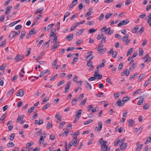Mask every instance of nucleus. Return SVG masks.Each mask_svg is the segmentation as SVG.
Returning a JSON list of instances; mask_svg holds the SVG:
<instances>
[{"mask_svg": "<svg viewBox=\"0 0 151 151\" xmlns=\"http://www.w3.org/2000/svg\"><path fill=\"white\" fill-rule=\"evenodd\" d=\"M65 124V122H60L59 124V127L60 128H61L62 127H63L64 125Z\"/></svg>", "mask_w": 151, "mask_h": 151, "instance_id": "4c0bfd02", "label": "nucleus"}, {"mask_svg": "<svg viewBox=\"0 0 151 151\" xmlns=\"http://www.w3.org/2000/svg\"><path fill=\"white\" fill-rule=\"evenodd\" d=\"M107 142L106 141H104V142L101 145V149L103 151H110V148H108L106 144Z\"/></svg>", "mask_w": 151, "mask_h": 151, "instance_id": "f257e3e1", "label": "nucleus"}, {"mask_svg": "<svg viewBox=\"0 0 151 151\" xmlns=\"http://www.w3.org/2000/svg\"><path fill=\"white\" fill-rule=\"evenodd\" d=\"M151 141V137H149L146 140V142L145 143V144H147V143L150 142Z\"/></svg>", "mask_w": 151, "mask_h": 151, "instance_id": "4d7b16f0", "label": "nucleus"}, {"mask_svg": "<svg viewBox=\"0 0 151 151\" xmlns=\"http://www.w3.org/2000/svg\"><path fill=\"white\" fill-rule=\"evenodd\" d=\"M56 31V29H53L51 30V32L50 35V37H51L54 35V34L55 32Z\"/></svg>", "mask_w": 151, "mask_h": 151, "instance_id": "58836bf2", "label": "nucleus"}, {"mask_svg": "<svg viewBox=\"0 0 151 151\" xmlns=\"http://www.w3.org/2000/svg\"><path fill=\"white\" fill-rule=\"evenodd\" d=\"M12 0H7L6 1L4 5V6H6L7 5H8L9 4V3L10 2V1H12Z\"/></svg>", "mask_w": 151, "mask_h": 151, "instance_id": "e2e57ef3", "label": "nucleus"}, {"mask_svg": "<svg viewBox=\"0 0 151 151\" xmlns=\"http://www.w3.org/2000/svg\"><path fill=\"white\" fill-rule=\"evenodd\" d=\"M93 120L92 119H89L88 121H86L84 123V125H87L89 124H90L93 122Z\"/></svg>", "mask_w": 151, "mask_h": 151, "instance_id": "7c9ffc66", "label": "nucleus"}, {"mask_svg": "<svg viewBox=\"0 0 151 151\" xmlns=\"http://www.w3.org/2000/svg\"><path fill=\"white\" fill-rule=\"evenodd\" d=\"M130 99V98L128 96L124 97L122 99V101L126 102L128 101Z\"/></svg>", "mask_w": 151, "mask_h": 151, "instance_id": "cd10ccee", "label": "nucleus"}, {"mask_svg": "<svg viewBox=\"0 0 151 151\" xmlns=\"http://www.w3.org/2000/svg\"><path fill=\"white\" fill-rule=\"evenodd\" d=\"M84 29H82L80 30L79 31L76 33V36H79L82 34L84 32Z\"/></svg>", "mask_w": 151, "mask_h": 151, "instance_id": "a211bd4d", "label": "nucleus"}, {"mask_svg": "<svg viewBox=\"0 0 151 151\" xmlns=\"http://www.w3.org/2000/svg\"><path fill=\"white\" fill-rule=\"evenodd\" d=\"M71 84V82L70 81L68 82L65 86V88H68L69 89Z\"/></svg>", "mask_w": 151, "mask_h": 151, "instance_id": "f704fd0d", "label": "nucleus"}, {"mask_svg": "<svg viewBox=\"0 0 151 151\" xmlns=\"http://www.w3.org/2000/svg\"><path fill=\"white\" fill-rule=\"evenodd\" d=\"M14 32H15L14 31L11 32L8 36V37L9 38H11V39L14 37V36L16 35L14 34Z\"/></svg>", "mask_w": 151, "mask_h": 151, "instance_id": "f3484780", "label": "nucleus"}, {"mask_svg": "<svg viewBox=\"0 0 151 151\" xmlns=\"http://www.w3.org/2000/svg\"><path fill=\"white\" fill-rule=\"evenodd\" d=\"M96 31L94 28L90 29L89 30V32L90 33H93L95 32Z\"/></svg>", "mask_w": 151, "mask_h": 151, "instance_id": "a19ab883", "label": "nucleus"}, {"mask_svg": "<svg viewBox=\"0 0 151 151\" xmlns=\"http://www.w3.org/2000/svg\"><path fill=\"white\" fill-rule=\"evenodd\" d=\"M103 47V45L101 43L99 44L98 48L97 51H100L101 49H102Z\"/></svg>", "mask_w": 151, "mask_h": 151, "instance_id": "ea45409f", "label": "nucleus"}, {"mask_svg": "<svg viewBox=\"0 0 151 151\" xmlns=\"http://www.w3.org/2000/svg\"><path fill=\"white\" fill-rule=\"evenodd\" d=\"M96 79H97V78L96 77H90L88 79V81H94Z\"/></svg>", "mask_w": 151, "mask_h": 151, "instance_id": "13d9d810", "label": "nucleus"}, {"mask_svg": "<svg viewBox=\"0 0 151 151\" xmlns=\"http://www.w3.org/2000/svg\"><path fill=\"white\" fill-rule=\"evenodd\" d=\"M25 32L23 31L21 33V35L20 39H22L23 37L25 36Z\"/></svg>", "mask_w": 151, "mask_h": 151, "instance_id": "09e8293b", "label": "nucleus"}, {"mask_svg": "<svg viewBox=\"0 0 151 151\" xmlns=\"http://www.w3.org/2000/svg\"><path fill=\"white\" fill-rule=\"evenodd\" d=\"M120 139L119 137H118L116 138L114 143V146H116L120 142Z\"/></svg>", "mask_w": 151, "mask_h": 151, "instance_id": "412c9836", "label": "nucleus"}, {"mask_svg": "<svg viewBox=\"0 0 151 151\" xmlns=\"http://www.w3.org/2000/svg\"><path fill=\"white\" fill-rule=\"evenodd\" d=\"M78 100V99H73L71 102L72 105L73 106L77 104V101Z\"/></svg>", "mask_w": 151, "mask_h": 151, "instance_id": "c85d7f7f", "label": "nucleus"}, {"mask_svg": "<svg viewBox=\"0 0 151 151\" xmlns=\"http://www.w3.org/2000/svg\"><path fill=\"white\" fill-rule=\"evenodd\" d=\"M135 124V122L132 119H129V120L128 127H131Z\"/></svg>", "mask_w": 151, "mask_h": 151, "instance_id": "6e6552de", "label": "nucleus"}, {"mask_svg": "<svg viewBox=\"0 0 151 151\" xmlns=\"http://www.w3.org/2000/svg\"><path fill=\"white\" fill-rule=\"evenodd\" d=\"M93 55H88L86 57V59H89L90 60H91L93 58Z\"/></svg>", "mask_w": 151, "mask_h": 151, "instance_id": "3c124183", "label": "nucleus"}, {"mask_svg": "<svg viewBox=\"0 0 151 151\" xmlns=\"http://www.w3.org/2000/svg\"><path fill=\"white\" fill-rule=\"evenodd\" d=\"M104 14L102 13L101 14L99 18V20H102L104 18Z\"/></svg>", "mask_w": 151, "mask_h": 151, "instance_id": "c03bdc74", "label": "nucleus"}, {"mask_svg": "<svg viewBox=\"0 0 151 151\" xmlns=\"http://www.w3.org/2000/svg\"><path fill=\"white\" fill-rule=\"evenodd\" d=\"M133 49L132 48H131L130 49H129L127 52V56H128L129 55L131 54L132 53L133 51Z\"/></svg>", "mask_w": 151, "mask_h": 151, "instance_id": "2f4dec72", "label": "nucleus"}, {"mask_svg": "<svg viewBox=\"0 0 151 151\" xmlns=\"http://www.w3.org/2000/svg\"><path fill=\"white\" fill-rule=\"evenodd\" d=\"M24 68H22L20 72L19 73V75L22 78L24 76V75L23 74H22V73H25V72L24 70Z\"/></svg>", "mask_w": 151, "mask_h": 151, "instance_id": "473e14b6", "label": "nucleus"}, {"mask_svg": "<svg viewBox=\"0 0 151 151\" xmlns=\"http://www.w3.org/2000/svg\"><path fill=\"white\" fill-rule=\"evenodd\" d=\"M85 87L86 88H88V87L87 86H88L89 87L90 90H91L92 89V86L90 84L88 83L87 81H85Z\"/></svg>", "mask_w": 151, "mask_h": 151, "instance_id": "4be33fe9", "label": "nucleus"}, {"mask_svg": "<svg viewBox=\"0 0 151 151\" xmlns=\"http://www.w3.org/2000/svg\"><path fill=\"white\" fill-rule=\"evenodd\" d=\"M145 74H142V75H140L139 76V78L138 80V81H140L141 80L142 78L145 76Z\"/></svg>", "mask_w": 151, "mask_h": 151, "instance_id": "6e6d98bb", "label": "nucleus"}, {"mask_svg": "<svg viewBox=\"0 0 151 151\" xmlns=\"http://www.w3.org/2000/svg\"><path fill=\"white\" fill-rule=\"evenodd\" d=\"M71 142L73 146L75 147L78 144L79 141L78 140H76L74 141L72 140Z\"/></svg>", "mask_w": 151, "mask_h": 151, "instance_id": "ddd939ff", "label": "nucleus"}, {"mask_svg": "<svg viewBox=\"0 0 151 151\" xmlns=\"http://www.w3.org/2000/svg\"><path fill=\"white\" fill-rule=\"evenodd\" d=\"M117 52L116 51H114V52L112 53V57L114 58L116 57L117 55Z\"/></svg>", "mask_w": 151, "mask_h": 151, "instance_id": "37998d69", "label": "nucleus"}, {"mask_svg": "<svg viewBox=\"0 0 151 151\" xmlns=\"http://www.w3.org/2000/svg\"><path fill=\"white\" fill-rule=\"evenodd\" d=\"M139 29V27L138 26L135 27L132 29L133 32L136 33Z\"/></svg>", "mask_w": 151, "mask_h": 151, "instance_id": "e433bc0d", "label": "nucleus"}, {"mask_svg": "<svg viewBox=\"0 0 151 151\" xmlns=\"http://www.w3.org/2000/svg\"><path fill=\"white\" fill-rule=\"evenodd\" d=\"M48 71V70H46L42 71L40 73V74L39 76L40 77H42L45 75Z\"/></svg>", "mask_w": 151, "mask_h": 151, "instance_id": "4468645a", "label": "nucleus"}, {"mask_svg": "<svg viewBox=\"0 0 151 151\" xmlns=\"http://www.w3.org/2000/svg\"><path fill=\"white\" fill-rule=\"evenodd\" d=\"M144 30V28L143 27H141L140 29L139 30V32L140 34H141L143 32Z\"/></svg>", "mask_w": 151, "mask_h": 151, "instance_id": "774afa93", "label": "nucleus"}, {"mask_svg": "<svg viewBox=\"0 0 151 151\" xmlns=\"http://www.w3.org/2000/svg\"><path fill=\"white\" fill-rule=\"evenodd\" d=\"M128 70L127 69H126L124 70L123 72L121 73V76H122L124 75H126L127 76H128L130 74V72L129 70L127 72Z\"/></svg>", "mask_w": 151, "mask_h": 151, "instance_id": "9d476101", "label": "nucleus"}, {"mask_svg": "<svg viewBox=\"0 0 151 151\" xmlns=\"http://www.w3.org/2000/svg\"><path fill=\"white\" fill-rule=\"evenodd\" d=\"M143 146V144H141L137 147L136 149V151H139L142 148Z\"/></svg>", "mask_w": 151, "mask_h": 151, "instance_id": "a878e982", "label": "nucleus"}, {"mask_svg": "<svg viewBox=\"0 0 151 151\" xmlns=\"http://www.w3.org/2000/svg\"><path fill=\"white\" fill-rule=\"evenodd\" d=\"M34 107H32L28 110V112L30 113V114L34 110Z\"/></svg>", "mask_w": 151, "mask_h": 151, "instance_id": "338daca9", "label": "nucleus"}, {"mask_svg": "<svg viewBox=\"0 0 151 151\" xmlns=\"http://www.w3.org/2000/svg\"><path fill=\"white\" fill-rule=\"evenodd\" d=\"M24 94V90L22 89H20L17 94V96L22 97Z\"/></svg>", "mask_w": 151, "mask_h": 151, "instance_id": "0eeeda50", "label": "nucleus"}, {"mask_svg": "<svg viewBox=\"0 0 151 151\" xmlns=\"http://www.w3.org/2000/svg\"><path fill=\"white\" fill-rule=\"evenodd\" d=\"M144 98H142V99L141 100H139L138 101V102H137V105H141V104H142L144 101Z\"/></svg>", "mask_w": 151, "mask_h": 151, "instance_id": "72a5a7b5", "label": "nucleus"}, {"mask_svg": "<svg viewBox=\"0 0 151 151\" xmlns=\"http://www.w3.org/2000/svg\"><path fill=\"white\" fill-rule=\"evenodd\" d=\"M12 8V6H10L7 7L6 9V11L5 12V14L6 15H7L10 14V9Z\"/></svg>", "mask_w": 151, "mask_h": 151, "instance_id": "39448f33", "label": "nucleus"}, {"mask_svg": "<svg viewBox=\"0 0 151 151\" xmlns=\"http://www.w3.org/2000/svg\"><path fill=\"white\" fill-rule=\"evenodd\" d=\"M42 16V15L41 14H40L39 15H38L37 16V17H36L34 19L35 20H37V21L40 18V17Z\"/></svg>", "mask_w": 151, "mask_h": 151, "instance_id": "bf43d9fd", "label": "nucleus"}, {"mask_svg": "<svg viewBox=\"0 0 151 151\" xmlns=\"http://www.w3.org/2000/svg\"><path fill=\"white\" fill-rule=\"evenodd\" d=\"M54 25V24H52L49 25L47 27L48 29L50 30L52 28V27Z\"/></svg>", "mask_w": 151, "mask_h": 151, "instance_id": "052dcab7", "label": "nucleus"}, {"mask_svg": "<svg viewBox=\"0 0 151 151\" xmlns=\"http://www.w3.org/2000/svg\"><path fill=\"white\" fill-rule=\"evenodd\" d=\"M77 0H74L72 2V4L69 5V8L70 9L77 4Z\"/></svg>", "mask_w": 151, "mask_h": 151, "instance_id": "9b49d317", "label": "nucleus"}, {"mask_svg": "<svg viewBox=\"0 0 151 151\" xmlns=\"http://www.w3.org/2000/svg\"><path fill=\"white\" fill-rule=\"evenodd\" d=\"M59 42L55 43L54 45L52 46V50L57 48L59 45Z\"/></svg>", "mask_w": 151, "mask_h": 151, "instance_id": "b1692460", "label": "nucleus"}, {"mask_svg": "<svg viewBox=\"0 0 151 151\" xmlns=\"http://www.w3.org/2000/svg\"><path fill=\"white\" fill-rule=\"evenodd\" d=\"M24 57L23 55L17 54L14 58L15 60L17 62L23 59Z\"/></svg>", "mask_w": 151, "mask_h": 151, "instance_id": "7ed1b4c3", "label": "nucleus"}, {"mask_svg": "<svg viewBox=\"0 0 151 151\" xmlns=\"http://www.w3.org/2000/svg\"><path fill=\"white\" fill-rule=\"evenodd\" d=\"M129 22V21L128 19H127L124 20H122L118 24V26L119 27L121 26L126 25L128 24Z\"/></svg>", "mask_w": 151, "mask_h": 151, "instance_id": "f03ea898", "label": "nucleus"}, {"mask_svg": "<svg viewBox=\"0 0 151 151\" xmlns=\"http://www.w3.org/2000/svg\"><path fill=\"white\" fill-rule=\"evenodd\" d=\"M73 34H70L67 37L66 39L68 41H71L73 38Z\"/></svg>", "mask_w": 151, "mask_h": 151, "instance_id": "5701e85b", "label": "nucleus"}, {"mask_svg": "<svg viewBox=\"0 0 151 151\" xmlns=\"http://www.w3.org/2000/svg\"><path fill=\"white\" fill-rule=\"evenodd\" d=\"M24 117V115L21 116V115H19L18 116L17 122H19L20 120L23 119Z\"/></svg>", "mask_w": 151, "mask_h": 151, "instance_id": "aec40b11", "label": "nucleus"}, {"mask_svg": "<svg viewBox=\"0 0 151 151\" xmlns=\"http://www.w3.org/2000/svg\"><path fill=\"white\" fill-rule=\"evenodd\" d=\"M58 60L57 58L55 59L52 64V65H56L57 64Z\"/></svg>", "mask_w": 151, "mask_h": 151, "instance_id": "680f3d73", "label": "nucleus"}, {"mask_svg": "<svg viewBox=\"0 0 151 151\" xmlns=\"http://www.w3.org/2000/svg\"><path fill=\"white\" fill-rule=\"evenodd\" d=\"M22 27V26L21 25H18L15 27V29L16 30H18L21 29Z\"/></svg>", "mask_w": 151, "mask_h": 151, "instance_id": "5fc2aeb1", "label": "nucleus"}, {"mask_svg": "<svg viewBox=\"0 0 151 151\" xmlns=\"http://www.w3.org/2000/svg\"><path fill=\"white\" fill-rule=\"evenodd\" d=\"M117 104L118 106L119 107L123 106L124 104V103H122L121 100L120 99H119L116 103V104Z\"/></svg>", "mask_w": 151, "mask_h": 151, "instance_id": "1a4fd4ad", "label": "nucleus"}, {"mask_svg": "<svg viewBox=\"0 0 151 151\" xmlns=\"http://www.w3.org/2000/svg\"><path fill=\"white\" fill-rule=\"evenodd\" d=\"M14 133H13L11 135L10 138V139L12 141L13 140L14 137Z\"/></svg>", "mask_w": 151, "mask_h": 151, "instance_id": "69168bd1", "label": "nucleus"}, {"mask_svg": "<svg viewBox=\"0 0 151 151\" xmlns=\"http://www.w3.org/2000/svg\"><path fill=\"white\" fill-rule=\"evenodd\" d=\"M99 109V108L98 107H96L95 108H93L92 110V112H95Z\"/></svg>", "mask_w": 151, "mask_h": 151, "instance_id": "a18cd8bd", "label": "nucleus"}, {"mask_svg": "<svg viewBox=\"0 0 151 151\" xmlns=\"http://www.w3.org/2000/svg\"><path fill=\"white\" fill-rule=\"evenodd\" d=\"M93 76L97 78V79H100L102 78V75L97 73L96 72H94V73L93 75Z\"/></svg>", "mask_w": 151, "mask_h": 151, "instance_id": "423d86ee", "label": "nucleus"}, {"mask_svg": "<svg viewBox=\"0 0 151 151\" xmlns=\"http://www.w3.org/2000/svg\"><path fill=\"white\" fill-rule=\"evenodd\" d=\"M123 65V63H120L118 68V70L119 71L122 68Z\"/></svg>", "mask_w": 151, "mask_h": 151, "instance_id": "79ce46f5", "label": "nucleus"}, {"mask_svg": "<svg viewBox=\"0 0 151 151\" xmlns=\"http://www.w3.org/2000/svg\"><path fill=\"white\" fill-rule=\"evenodd\" d=\"M113 14L112 13L111 14H107L105 16V18L106 20L107 19L109 18Z\"/></svg>", "mask_w": 151, "mask_h": 151, "instance_id": "c756f323", "label": "nucleus"}, {"mask_svg": "<svg viewBox=\"0 0 151 151\" xmlns=\"http://www.w3.org/2000/svg\"><path fill=\"white\" fill-rule=\"evenodd\" d=\"M103 93L102 92H99L98 93L96 94V96L99 97H101L103 96Z\"/></svg>", "mask_w": 151, "mask_h": 151, "instance_id": "49530a36", "label": "nucleus"}, {"mask_svg": "<svg viewBox=\"0 0 151 151\" xmlns=\"http://www.w3.org/2000/svg\"><path fill=\"white\" fill-rule=\"evenodd\" d=\"M82 111V110L81 109H80L77 112V113L75 119L78 120L79 119L81 115Z\"/></svg>", "mask_w": 151, "mask_h": 151, "instance_id": "20e7f679", "label": "nucleus"}, {"mask_svg": "<svg viewBox=\"0 0 151 151\" xmlns=\"http://www.w3.org/2000/svg\"><path fill=\"white\" fill-rule=\"evenodd\" d=\"M106 34H107L108 35H111L113 33V32L112 31H111V28L109 27L107 28L105 31Z\"/></svg>", "mask_w": 151, "mask_h": 151, "instance_id": "2eb2a0df", "label": "nucleus"}, {"mask_svg": "<svg viewBox=\"0 0 151 151\" xmlns=\"http://www.w3.org/2000/svg\"><path fill=\"white\" fill-rule=\"evenodd\" d=\"M14 146V143L12 142H9L7 144V146L9 147H13Z\"/></svg>", "mask_w": 151, "mask_h": 151, "instance_id": "bb28decb", "label": "nucleus"}, {"mask_svg": "<svg viewBox=\"0 0 151 151\" xmlns=\"http://www.w3.org/2000/svg\"><path fill=\"white\" fill-rule=\"evenodd\" d=\"M139 56H142L144 53L143 50L141 48H140L139 50Z\"/></svg>", "mask_w": 151, "mask_h": 151, "instance_id": "c9c22d12", "label": "nucleus"}, {"mask_svg": "<svg viewBox=\"0 0 151 151\" xmlns=\"http://www.w3.org/2000/svg\"><path fill=\"white\" fill-rule=\"evenodd\" d=\"M99 125V127L97 129L98 131H100L102 129V123L101 122H99L98 123Z\"/></svg>", "mask_w": 151, "mask_h": 151, "instance_id": "6ab92c4d", "label": "nucleus"}, {"mask_svg": "<svg viewBox=\"0 0 151 151\" xmlns=\"http://www.w3.org/2000/svg\"><path fill=\"white\" fill-rule=\"evenodd\" d=\"M37 32V31L33 28L29 31V34L30 35H34L36 34Z\"/></svg>", "mask_w": 151, "mask_h": 151, "instance_id": "dca6fc26", "label": "nucleus"}, {"mask_svg": "<svg viewBox=\"0 0 151 151\" xmlns=\"http://www.w3.org/2000/svg\"><path fill=\"white\" fill-rule=\"evenodd\" d=\"M151 61V58L149 57L147 58V59L144 62L145 63H149Z\"/></svg>", "mask_w": 151, "mask_h": 151, "instance_id": "8fccbe9b", "label": "nucleus"}, {"mask_svg": "<svg viewBox=\"0 0 151 151\" xmlns=\"http://www.w3.org/2000/svg\"><path fill=\"white\" fill-rule=\"evenodd\" d=\"M135 66L136 64H133L129 69V70H133L134 69Z\"/></svg>", "mask_w": 151, "mask_h": 151, "instance_id": "603ef678", "label": "nucleus"}, {"mask_svg": "<svg viewBox=\"0 0 151 151\" xmlns=\"http://www.w3.org/2000/svg\"><path fill=\"white\" fill-rule=\"evenodd\" d=\"M92 62L90 60L88 61L87 63V65L89 67L91 66V65H92Z\"/></svg>", "mask_w": 151, "mask_h": 151, "instance_id": "0e129e2a", "label": "nucleus"}, {"mask_svg": "<svg viewBox=\"0 0 151 151\" xmlns=\"http://www.w3.org/2000/svg\"><path fill=\"white\" fill-rule=\"evenodd\" d=\"M50 104L49 102L47 103L42 108V109H46L50 106Z\"/></svg>", "mask_w": 151, "mask_h": 151, "instance_id": "393cba45", "label": "nucleus"}, {"mask_svg": "<svg viewBox=\"0 0 151 151\" xmlns=\"http://www.w3.org/2000/svg\"><path fill=\"white\" fill-rule=\"evenodd\" d=\"M127 147V143H125L122 144L120 146V149L121 150L125 149Z\"/></svg>", "mask_w": 151, "mask_h": 151, "instance_id": "f8f14e48", "label": "nucleus"}, {"mask_svg": "<svg viewBox=\"0 0 151 151\" xmlns=\"http://www.w3.org/2000/svg\"><path fill=\"white\" fill-rule=\"evenodd\" d=\"M106 50V48H104L102 49H101L99 51L102 53H103L105 52Z\"/></svg>", "mask_w": 151, "mask_h": 151, "instance_id": "864d4df0", "label": "nucleus"}, {"mask_svg": "<svg viewBox=\"0 0 151 151\" xmlns=\"http://www.w3.org/2000/svg\"><path fill=\"white\" fill-rule=\"evenodd\" d=\"M128 37L129 35H125L123 37V38L122 39V41L123 42L124 41H125V40H127L128 39Z\"/></svg>", "mask_w": 151, "mask_h": 151, "instance_id": "de8ad7c7", "label": "nucleus"}]
</instances>
